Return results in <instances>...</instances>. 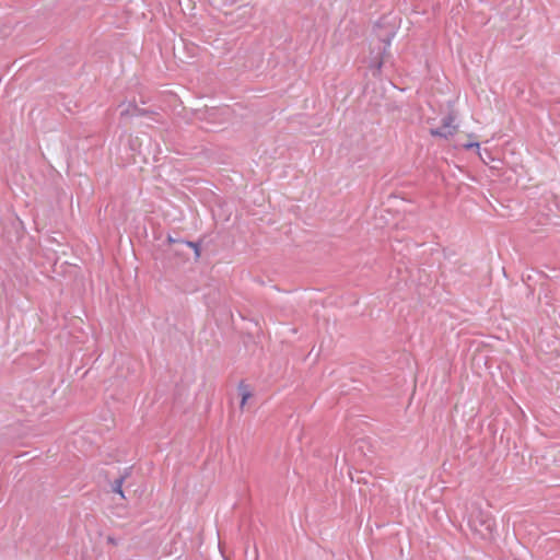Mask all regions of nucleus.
<instances>
[{"instance_id":"f257e3e1","label":"nucleus","mask_w":560,"mask_h":560,"mask_svg":"<svg viewBox=\"0 0 560 560\" xmlns=\"http://www.w3.org/2000/svg\"><path fill=\"white\" fill-rule=\"evenodd\" d=\"M468 525L474 532L487 536H492L497 529L494 516L490 512L482 510L480 506H476L470 512Z\"/></svg>"},{"instance_id":"f03ea898","label":"nucleus","mask_w":560,"mask_h":560,"mask_svg":"<svg viewBox=\"0 0 560 560\" xmlns=\"http://www.w3.org/2000/svg\"><path fill=\"white\" fill-rule=\"evenodd\" d=\"M457 131L458 125L456 124V116L455 114L450 113L446 117L442 119L441 127L430 129V135L433 137L448 139L453 137Z\"/></svg>"},{"instance_id":"7ed1b4c3","label":"nucleus","mask_w":560,"mask_h":560,"mask_svg":"<svg viewBox=\"0 0 560 560\" xmlns=\"http://www.w3.org/2000/svg\"><path fill=\"white\" fill-rule=\"evenodd\" d=\"M240 390L242 395L241 407L243 408L247 400L252 397V393L247 389L246 386H241Z\"/></svg>"},{"instance_id":"20e7f679","label":"nucleus","mask_w":560,"mask_h":560,"mask_svg":"<svg viewBox=\"0 0 560 560\" xmlns=\"http://www.w3.org/2000/svg\"><path fill=\"white\" fill-rule=\"evenodd\" d=\"M114 491L124 497L122 492V480H118L114 487Z\"/></svg>"},{"instance_id":"39448f33","label":"nucleus","mask_w":560,"mask_h":560,"mask_svg":"<svg viewBox=\"0 0 560 560\" xmlns=\"http://www.w3.org/2000/svg\"><path fill=\"white\" fill-rule=\"evenodd\" d=\"M464 148L467 150L471 149V148L479 149V143L478 142H469V143L464 144Z\"/></svg>"}]
</instances>
